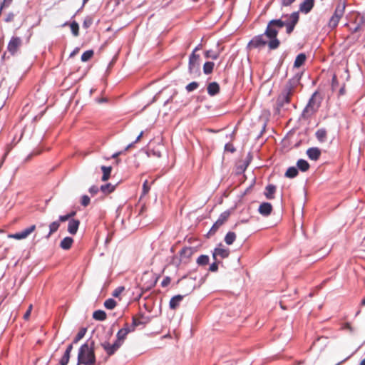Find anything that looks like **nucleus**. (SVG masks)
Wrapping results in <instances>:
<instances>
[{
  "instance_id": "obj_9",
  "label": "nucleus",
  "mask_w": 365,
  "mask_h": 365,
  "mask_svg": "<svg viewBox=\"0 0 365 365\" xmlns=\"http://www.w3.org/2000/svg\"><path fill=\"white\" fill-rule=\"evenodd\" d=\"M199 55L192 53L189 59V71L190 73H197L199 71Z\"/></svg>"
},
{
  "instance_id": "obj_39",
  "label": "nucleus",
  "mask_w": 365,
  "mask_h": 365,
  "mask_svg": "<svg viewBox=\"0 0 365 365\" xmlns=\"http://www.w3.org/2000/svg\"><path fill=\"white\" fill-rule=\"evenodd\" d=\"M70 27H71V31H72V34H73V36H78L79 26H78V23H76V21L72 22L70 25Z\"/></svg>"
},
{
  "instance_id": "obj_52",
  "label": "nucleus",
  "mask_w": 365,
  "mask_h": 365,
  "mask_svg": "<svg viewBox=\"0 0 365 365\" xmlns=\"http://www.w3.org/2000/svg\"><path fill=\"white\" fill-rule=\"evenodd\" d=\"M337 85H338V81H337L336 77V76H334L332 78V82H331L332 89L334 90Z\"/></svg>"
},
{
  "instance_id": "obj_47",
  "label": "nucleus",
  "mask_w": 365,
  "mask_h": 365,
  "mask_svg": "<svg viewBox=\"0 0 365 365\" xmlns=\"http://www.w3.org/2000/svg\"><path fill=\"white\" fill-rule=\"evenodd\" d=\"M93 23V20L91 17H86L83 23V26L84 28H88Z\"/></svg>"
},
{
  "instance_id": "obj_25",
  "label": "nucleus",
  "mask_w": 365,
  "mask_h": 365,
  "mask_svg": "<svg viewBox=\"0 0 365 365\" xmlns=\"http://www.w3.org/2000/svg\"><path fill=\"white\" fill-rule=\"evenodd\" d=\"M101 170L103 172V176H102V180L103 181H107L110 175L112 168L110 166H101Z\"/></svg>"
},
{
  "instance_id": "obj_19",
  "label": "nucleus",
  "mask_w": 365,
  "mask_h": 365,
  "mask_svg": "<svg viewBox=\"0 0 365 365\" xmlns=\"http://www.w3.org/2000/svg\"><path fill=\"white\" fill-rule=\"evenodd\" d=\"M314 6V0H304L300 5L301 11L307 14Z\"/></svg>"
},
{
  "instance_id": "obj_59",
  "label": "nucleus",
  "mask_w": 365,
  "mask_h": 365,
  "mask_svg": "<svg viewBox=\"0 0 365 365\" xmlns=\"http://www.w3.org/2000/svg\"><path fill=\"white\" fill-rule=\"evenodd\" d=\"M79 51V48H76L70 54V57H73L74 56L76 53H78Z\"/></svg>"
},
{
  "instance_id": "obj_61",
  "label": "nucleus",
  "mask_w": 365,
  "mask_h": 365,
  "mask_svg": "<svg viewBox=\"0 0 365 365\" xmlns=\"http://www.w3.org/2000/svg\"><path fill=\"white\" fill-rule=\"evenodd\" d=\"M345 93L344 86L341 87L339 90V95H344Z\"/></svg>"
},
{
  "instance_id": "obj_16",
  "label": "nucleus",
  "mask_w": 365,
  "mask_h": 365,
  "mask_svg": "<svg viewBox=\"0 0 365 365\" xmlns=\"http://www.w3.org/2000/svg\"><path fill=\"white\" fill-rule=\"evenodd\" d=\"M80 222L78 220L71 219L68 222V232L71 235H75L78 229Z\"/></svg>"
},
{
  "instance_id": "obj_24",
  "label": "nucleus",
  "mask_w": 365,
  "mask_h": 365,
  "mask_svg": "<svg viewBox=\"0 0 365 365\" xmlns=\"http://www.w3.org/2000/svg\"><path fill=\"white\" fill-rule=\"evenodd\" d=\"M306 60V55L304 53H299L296 57V59L294 63V66L295 68H299L302 65L304 64Z\"/></svg>"
},
{
  "instance_id": "obj_49",
  "label": "nucleus",
  "mask_w": 365,
  "mask_h": 365,
  "mask_svg": "<svg viewBox=\"0 0 365 365\" xmlns=\"http://www.w3.org/2000/svg\"><path fill=\"white\" fill-rule=\"evenodd\" d=\"M220 262V260L215 261L210 266V270L211 272H216L218 269V263Z\"/></svg>"
},
{
  "instance_id": "obj_35",
  "label": "nucleus",
  "mask_w": 365,
  "mask_h": 365,
  "mask_svg": "<svg viewBox=\"0 0 365 365\" xmlns=\"http://www.w3.org/2000/svg\"><path fill=\"white\" fill-rule=\"evenodd\" d=\"M205 56L206 58H210L213 60H215L219 57L220 51L217 52V51H213L212 50H209V51H205Z\"/></svg>"
},
{
  "instance_id": "obj_2",
  "label": "nucleus",
  "mask_w": 365,
  "mask_h": 365,
  "mask_svg": "<svg viewBox=\"0 0 365 365\" xmlns=\"http://www.w3.org/2000/svg\"><path fill=\"white\" fill-rule=\"evenodd\" d=\"M96 357L94 351L88 344H83L78 351V365H94Z\"/></svg>"
},
{
  "instance_id": "obj_7",
  "label": "nucleus",
  "mask_w": 365,
  "mask_h": 365,
  "mask_svg": "<svg viewBox=\"0 0 365 365\" xmlns=\"http://www.w3.org/2000/svg\"><path fill=\"white\" fill-rule=\"evenodd\" d=\"M230 255V250L227 248L224 247L222 245L216 247L212 252V257L215 261L225 259Z\"/></svg>"
},
{
  "instance_id": "obj_58",
  "label": "nucleus",
  "mask_w": 365,
  "mask_h": 365,
  "mask_svg": "<svg viewBox=\"0 0 365 365\" xmlns=\"http://www.w3.org/2000/svg\"><path fill=\"white\" fill-rule=\"evenodd\" d=\"M225 149L227 150H230L231 152H234L235 151V149L230 144H226L225 145Z\"/></svg>"
},
{
  "instance_id": "obj_15",
  "label": "nucleus",
  "mask_w": 365,
  "mask_h": 365,
  "mask_svg": "<svg viewBox=\"0 0 365 365\" xmlns=\"http://www.w3.org/2000/svg\"><path fill=\"white\" fill-rule=\"evenodd\" d=\"M272 210V206L269 202L262 203L258 209L259 212L264 216H268L269 215H270Z\"/></svg>"
},
{
  "instance_id": "obj_21",
  "label": "nucleus",
  "mask_w": 365,
  "mask_h": 365,
  "mask_svg": "<svg viewBox=\"0 0 365 365\" xmlns=\"http://www.w3.org/2000/svg\"><path fill=\"white\" fill-rule=\"evenodd\" d=\"M220 86L217 83L212 82L207 86V93L210 96H215L219 93Z\"/></svg>"
},
{
  "instance_id": "obj_5",
  "label": "nucleus",
  "mask_w": 365,
  "mask_h": 365,
  "mask_svg": "<svg viewBox=\"0 0 365 365\" xmlns=\"http://www.w3.org/2000/svg\"><path fill=\"white\" fill-rule=\"evenodd\" d=\"M269 41L264 32L263 34L255 36L249 42L247 47L249 49L259 48L265 46L267 44L269 45Z\"/></svg>"
},
{
  "instance_id": "obj_12",
  "label": "nucleus",
  "mask_w": 365,
  "mask_h": 365,
  "mask_svg": "<svg viewBox=\"0 0 365 365\" xmlns=\"http://www.w3.org/2000/svg\"><path fill=\"white\" fill-rule=\"evenodd\" d=\"M120 346L121 344L116 341L113 344H110L108 342H104L102 344V346L108 355L113 354L120 347Z\"/></svg>"
},
{
  "instance_id": "obj_56",
  "label": "nucleus",
  "mask_w": 365,
  "mask_h": 365,
  "mask_svg": "<svg viewBox=\"0 0 365 365\" xmlns=\"http://www.w3.org/2000/svg\"><path fill=\"white\" fill-rule=\"evenodd\" d=\"M72 349H73V344H71L67 346L65 353L71 355V352Z\"/></svg>"
},
{
  "instance_id": "obj_55",
  "label": "nucleus",
  "mask_w": 365,
  "mask_h": 365,
  "mask_svg": "<svg viewBox=\"0 0 365 365\" xmlns=\"http://www.w3.org/2000/svg\"><path fill=\"white\" fill-rule=\"evenodd\" d=\"M11 1L12 0H4L3 3L1 5V9H2V8L4 6H8Z\"/></svg>"
},
{
  "instance_id": "obj_23",
  "label": "nucleus",
  "mask_w": 365,
  "mask_h": 365,
  "mask_svg": "<svg viewBox=\"0 0 365 365\" xmlns=\"http://www.w3.org/2000/svg\"><path fill=\"white\" fill-rule=\"evenodd\" d=\"M276 191V187L273 185H268L265 187L264 195L267 199H273L274 193Z\"/></svg>"
},
{
  "instance_id": "obj_46",
  "label": "nucleus",
  "mask_w": 365,
  "mask_h": 365,
  "mask_svg": "<svg viewBox=\"0 0 365 365\" xmlns=\"http://www.w3.org/2000/svg\"><path fill=\"white\" fill-rule=\"evenodd\" d=\"M124 290V287H118L113 291V296L115 297H118Z\"/></svg>"
},
{
  "instance_id": "obj_18",
  "label": "nucleus",
  "mask_w": 365,
  "mask_h": 365,
  "mask_svg": "<svg viewBox=\"0 0 365 365\" xmlns=\"http://www.w3.org/2000/svg\"><path fill=\"white\" fill-rule=\"evenodd\" d=\"M183 299V296L180 294L175 295L173 297L170 301L169 306L171 309H177L180 302Z\"/></svg>"
},
{
  "instance_id": "obj_3",
  "label": "nucleus",
  "mask_w": 365,
  "mask_h": 365,
  "mask_svg": "<svg viewBox=\"0 0 365 365\" xmlns=\"http://www.w3.org/2000/svg\"><path fill=\"white\" fill-rule=\"evenodd\" d=\"M321 101L322 97L319 93L314 92L302 112L303 118H307L313 115L319 108Z\"/></svg>"
},
{
  "instance_id": "obj_48",
  "label": "nucleus",
  "mask_w": 365,
  "mask_h": 365,
  "mask_svg": "<svg viewBox=\"0 0 365 365\" xmlns=\"http://www.w3.org/2000/svg\"><path fill=\"white\" fill-rule=\"evenodd\" d=\"M90 203V197L87 195H83L81 198V204L83 206H87Z\"/></svg>"
},
{
  "instance_id": "obj_34",
  "label": "nucleus",
  "mask_w": 365,
  "mask_h": 365,
  "mask_svg": "<svg viewBox=\"0 0 365 365\" xmlns=\"http://www.w3.org/2000/svg\"><path fill=\"white\" fill-rule=\"evenodd\" d=\"M86 328H81L78 333L76 334V337L73 339V343L77 344L81 339L83 338L86 333Z\"/></svg>"
},
{
  "instance_id": "obj_11",
  "label": "nucleus",
  "mask_w": 365,
  "mask_h": 365,
  "mask_svg": "<svg viewBox=\"0 0 365 365\" xmlns=\"http://www.w3.org/2000/svg\"><path fill=\"white\" fill-rule=\"evenodd\" d=\"M298 83H299L298 79L289 80L285 85L282 93L284 94H287L289 96H291L293 93V91H294V88L297 86Z\"/></svg>"
},
{
  "instance_id": "obj_17",
  "label": "nucleus",
  "mask_w": 365,
  "mask_h": 365,
  "mask_svg": "<svg viewBox=\"0 0 365 365\" xmlns=\"http://www.w3.org/2000/svg\"><path fill=\"white\" fill-rule=\"evenodd\" d=\"M307 155L309 159L317 160L321 155V151L317 148H310L307 150Z\"/></svg>"
},
{
  "instance_id": "obj_45",
  "label": "nucleus",
  "mask_w": 365,
  "mask_h": 365,
  "mask_svg": "<svg viewBox=\"0 0 365 365\" xmlns=\"http://www.w3.org/2000/svg\"><path fill=\"white\" fill-rule=\"evenodd\" d=\"M143 131H141L140 133V134L138 135V137L136 138L135 140L131 143H130L129 145H127V147L125 148V150H128L130 148H131L133 145L136 143H138V141H140V140L141 139V138L143 137Z\"/></svg>"
},
{
  "instance_id": "obj_28",
  "label": "nucleus",
  "mask_w": 365,
  "mask_h": 365,
  "mask_svg": "<svg viewBox=\"0 0 365 365\" xmlns=\"http://www.w3.org/2000/svg\"><path fill=\"white\" fill-rule=\"evenodd\" d=\"M115 188V185H112L110 183H107L106 185H103L101 186V190L104 194H109V193L112 192L113 191H114Z\"/></svg>"
},
{
  "instance_id": "obj_64",
  "label": "nucleus",
  "mask_w": 365,
  "mask_h": 365,
  "mask_svg": "<svg viewBox=\"0 0 365 365\" xmlns=\"http://www.w3.org/2000/svg\"><path fill=\"white\" fill-rule=\"evenodd\" d=\"M200 49V44L198 45L197 47H195V48L194 49V51H192V53H195V52L198 50Z\"/></svg>"
},
{
  "instance_id": "obj_63",
  "label": "nucleus",
  "mask_w": 365,
  "mask_h": 365,
  "mask_svg": "<svg viewBox=\"0 0 365 365\" xmlns=\"http://www.w3.org/2000/svg\"><path fill=\"white\" fill-rule=\"evenodd\" d=\"M359 26H357L354 29H353L352 32L353 33H356V32H357L359 31Z\"/></svg>"
},
{
  "instance_id": "obj_13",
  "label": "nucleus",
  "mask_w": 365,
  "mask_h": 365,
  "mask_svg": "<svg viewBox=\"0 0 365 365\" xmlns=\"http://www.w3.org/2000/svg\"><path fill=\"white\" fill-rule=\"evenodd\" d=\"M130 332H132V329H130L128 325L125 324V327L120 329L118 331V333L116 334V337H117L116 341L122 345L125 339L126 338V336Z\"/></svg>"
},
{
  "instance_id": "obj_33",
  "label": "nucleus",
  "mask_w": 365,
  "mask_h": 365,
  "mask_svg": "<svg viewBox=\"0 0 365 365\" xmlns=\"http://www.w3.org/2000/svg\"><path fill=\"white\" fill-rule=\"evenodd\" d=\"M327 132L324 129L318 130L316 133V137L320 142H324L326 140Z\"/></svg>"
},
{
  "instance_id": "obj_29",
  "label": "nucleus",
  "mask_w": 365,
  "mask_h": 365,
  "mask_svg": "<svg viewBox=\"0 0 365 365\" xmlns=\"http://www.w3.org/2000/svg\"><path fill=\"white\" fill-rule=\"evenodd\" d=\"M60 226L59 221H54L49 225V232L46 236V238H49V237L55 232H56Z\"/></svg>"
},
{
  "instance_id": "obj_30",
  "label": "nucleus",
  "mask_w": 365,
  "mask_h": 365,
  "mask_svg": "<svg viewBox=\"0 0 365 365\" xmlns=\"http://www.w3.org/2000/svg\"><path fill=\"white\" fill-rule=\"evenodd\" d=\"M236 239V235L233 232H229L225 237V242L227 245H232Z\"/></svg>"
},
{
  "instance_id": "obj_26",
  "label": "nucleus",
  "mask_w": 365,
  "mask_h": 365,
  "mask_svg": "<svg viewBox=\"0 0 365 365\" xmlns=\"http://www.w3.org/2000/svg\"><path fill=\"white\" fill-rule=\"evenodd\" d=\"M297 166L298 169H299L302 172L307 171L309 168V165L307 163V161L303 159H300L297 161Z\"/></svg>"
},
{
  "instance_id": "obj_32",
  "label": "nucleus",
  "mask_w": 365,
  "mask_h": 365,
  "mask_svg": "<svg viewBox=\"0 0 365 365\" xmlns=\"http://www.w3.org/2000/svg\"><path fill=\"white\" fill-rule=\"evenodd\" d=\"M214 63L211 61H207L205 63L203 66V72L205 74H210L212 72L213 68H214Z\"/></svg>"
},
{
  "instance_id": "obj_38",
  "label": "nucleus",
  "mask_w": 365,
  "mask_h": 365,
  "mask_svg": "<svg viewBox=\"0 0 365 365\" xmlns=\"http://www.w3.org/2000/svg\"><path fill=\"white\" fill-rule=\"evenodd\" d=\"M208 262L209 257L207 255H200L197 259V263L200 265H205Z\"/></svg>"
},
{
  "instance_id": "obj_44",
  "label": "nucleus",
  "mask_w": 365,
  "mask_h": 365,
  "mask_svg": "<svg viewBox=\"0 0 365 365\" xmlns=\"http://www.w3.org/2000/svg\"><path fill=\"white\" fill-rule=\"evenodd\" d=\"M70 359V354L64 353L59 363L61 365H67Z\"/></svg>"
},
{
  "instance_id": "obj_36",
  "label": "nucleus",
  "mask_w": 365,
  "mask_h": 365,
  "mask_svg": "<svg viewBox=\"0 0 365 365\" xmlns=\"http://www.w3.org/2000/svg\"><path fill=\"white\" fill-rule=\"evenodd\" d=\"M104 306L108 309H113L116 306V302L110 298L105 301Z\"/></svg>"
},
{
  "instance_id": "obj_62",
  "label": "nucleus",
  "mask_w": 365,
  "mask_h": 365,
  "mask_svg": "<svg viewBox=\"0 0 365 365\" xmlns=\"http://www.w3.org/2000/svg\"><path fill=\"white\" fill-rule=\"evenodd\" d=\"M121 153L120 152H118V153H114L113 155H112V158H117Z\"/></svg>"
},
{
  "instance_id": "obj_51",
  "label": "nucleus",
  "mask_w": 365,
  "mask_h": 365,
  "mask_svg": "<svg viewBox=\"0 0 365 365\" xmlns=\"http://www.w3.org/2000/svg\"><path fill=\"white\" fill-rule=\"evenodd\" d=\"M89 192L90 193H91L92 195H95L98 192V187L97 186H91L89 189Z\"/></svg>"
},
{
  "instance_id": "obj_20",
  "label": "nucleus",
  "mask_w": 365,
  "mask_h": 365,
  "mask_svg": "<svg viewBox=\"0 0 365 365\" xmlns=\"http://www.w3.org/2000/svg\"><path fill=\"white\" fill-rule=\"evenodd\" d=\"M73 243V240L71 237H64L60 242V247L63 250H69Z\"/></svg>"
},
{
  "instance_id": "obj_31",
  "label": "nucleus",
  "mask_w": 365,
  "mask_h": 365,
  "mask_svg": "<svg viewBox=\"0 0 365 365\" xmlns=\"http://www.w3.org/2000/svg\"><path fill=\"white\" fill-rule=\"evenodd\" d=\"M298 174V170L295 167H290L287 169L285 173V176L289 178H293L296 177Z\"/></svg>"
},
{
  "instance_id": "obj_10",
  "label": "nucleus",
  "mask_w": 365,
  "mask_h": 365,
  "mask_svg": "<svg viewBox=\"0 0 365 365\" xmlns=\"http://www.w3.org/2000/svg\"><path fill=\"white\" fill-rule=\"evenodd\" d=\"M299 19V16L297 13H293L289 18L288 21H283V23L285 24L284 26H286V30L287 34H291L294 30V28L297 23Z\"/></svg>"
},
{
  "instance_id": "obj_50",
  "label": "nucleus",
  "mask_w": 365,
  "mask_h": 365,
  "mask_svg": "<svg viewBox=\"0 0 365 365\" xmlns=\"http://www.w3.org/2000/svg\"><path fill=\"white\" fill-rule=\"evenodd\" d=\"M148 181L146 180L143 185V195H146L150 190V187L148 185Z\"/></svg>"
},
{
  "instance_id": "obj_57",
  "label": "nucleus",
  "mask_w": 365,
  "mask_h": 365,
  "mask_svg": "<svg viewBox=\"0 0 365 365\" xmlns=\"http://www.w3.org/2000/svg\"><path fill=\"white\" fill-rule=\"evenodd\" d=\"M30 314H31L30 310H27L26 312L24 315V319L25 320H28L29 319Z\"/></svg>"
},
{
  "instance_id": "obj_1",
  "label": "nucleus",
  "mask_w": 365,
  "mask_h": 365,
  "mask_svg": "<svg viewBox=\"0 0 365 365\" xmlns=\"http://www.w3.org/2000/svg\"><path fill=\"white\" fill-rule=\"evenodd\" d=\"M283 20L274 19L270 21L265 30V35L269 38V48L275 49L279 45V41L277 38L279 31L284 26Z\"/></svg>"
},
{
  "instance_id": "obj_37",
  "label": "nucleus",
  "mask_w": 365,
  "mask_h": 365,
  "mask_svg": "<svg viewBox=\"0 0 365 365\" xmlns=\"http://www.w3.org/2000/svg\"><path fill=\"white\" fill-rule=\"evenodd\" d=\"M93 55L92 50H88L81 55V61L86 62L88 61Z\"/></svg>"
},
{
  "instance_id": "obj_41",
  "label": "nucleus",
  "mask_w": 365,
  "mask_h": 365,
  "mask_svg": "<svg viewBox=\"0 0 365 365\" xmlns=\"http://www.w3.org/2000/svg\"><path fill=\"white\" fill-rule=\"evenodd\" d=\"M76 215V212H71L69 214L65 215H61L59 217V222H66L67 220H70L71 218Z\"/></svg>"
},
{
  "instance_id": "obj_4",
  "label": "nucleus",
  "mask_w": 365,
  "mask_h": 365,
  "mask_svg": "<svg viewBox=\"0 0 365 365\" xmlns=\"http://www.w3.org/2000/svg\"><path fill=\"white\" fill-rule=\"evenodd\" d=\"M346 2L344 0H340L337 4L335 11L330 18L328 26L331 29H334L338 25L340 19L343 17L346 8Z\"/></svg>"
},
{
  "instance_id": "obj_43",
  "label": "nucleus",
  "mask_w": 365,
  "mask_h": 365,
  "mask_svg": "<svg viewBox=\"0 0 365 365\" xmlns=\"http://www.w3.org/2000/svg\"><path fill=\"white\" fill-rule=\"evenodd\" d=\"M140 324L141 322L139 319H136L135 317H133L132 324L130 326L128 325V327L130 329H132V331H133L135 327L140 325Z\"/></svg>"
},
{
  "instance_id": "obj_60",
  "label": "nucleus",
  "mask_w": 365,
  "mask_h": 365,
  "mask_svg": "<svg viewBox=\"0 0 365 365\" xmlns=\"http://www.w3.org/2000/svg\"><path fill=\"white\" fill-rule=\"evenodd\" d=\"M14 19V14H9L6 19V21H12Z\"/></svg>"
},
{
  "instance_id": "obj_40",
  "label": "nucleus",
  "mask_w": 365,
  "mask_h": 365,
  "mask_svg": "<svg viewBox=\"0 0 365 365\" xmlns=\"http://www.w3.org/2000/svg\"><path fill=\"white\" fill-rule=\"evenodd\" d=\"M148 157L151 156V155H153V156H155L157 158H160L161 157V151L159 148L158 149H153L151 150H149L146 153Z\"/></svg>"
},
{
  "instance_id": "obj_8",
  "label": "nucleus",
  "mask_w": 365,
  "mask_h": 365,
  "mask_svg": "<svg viewBox=\"0 0 365 365\" xmlns=\"http://www.w3.org/2000/svg\"><path fill=\"white\" fill-rule=\"evenodd\" d=\"M230 212L227 210L221 213L217 221L211 227L209 233H215L218 230V228L227 220L228 217H230Z\"/></svg>"
},
{
  "instance_id": "obj_53",
  "label": "nucleus",
  "mask_w": 365,
  "mask_h": 365,
  "mask_svg": "<svg viewBox=\"0 0 365 365\" xmlns=\"http://www.w3.org/2000/svg\"><path fill=\"white\" fill-rule=\"evenodd\" d=\"M170 282V277H165L161 282V285L163 287H166L167 285H168Z\"/></svg>"
},
{
  "instance_id": "obj_42",
  "label": "nucleus",
  "mask_w": 365,
  "mask_h": 365,
  "mask_svg": "<svg viewBox=\"0 0 365 365\" xmlns=\"http://www.w3.org/2000/svg\"><path fill=\"white\" fill-rule=\"evenodd\" d=\"M199 84L197 82H191L186 86V90L187 92L193 91L194 90L197 88Z\"/></svg>"
},
{
  "instance_id": "obj_14",
  "label": "nucleus",
  "mask_w": 365,
  "mask_h": 365,
  "mask_svg": "<svg viewBox=\"0 0 365 365\" xmlns=\"http://www.w3.org/2000/svg\"><path fill=\"white\" fill-rule=\"evenodd\" d=\"M21 41L19 37H12L8 44V51L14 54L16 52L18 48L21 45Z\"/></svg>"
},
{
  "instance_id": "obj_22",
  "label": "nucleus",
  "mask_w": 365,
  "mask_h": 365,
  "mask_svg": "<svg viewBox=\"0 0 365 365\" xmlns=\"http://www.w3.org/2000/svg\"><path fill=\"white\" fill-rule=\"evenodd\" d=\"M290 101V96L287 94L281 93L277 98V106L279 107H283L285 104L289 103Z\"/></svg>"
},
{
  "instance_id": "obj_27",
  "label": "nucleus",
  "mask_w": 365,
  "mask_h": 365,
  "mask_svg": "<svg viewBox=\"0 0 365 365\" xmlns=\"http://www.w3.org/2000/svg\"><path fill=\"white\" fill-rule=\"evenodd\" d=\"M93 317L96 320L103 321L106 319V314L103 310H97L93 312Z\"/></svg>"
},
{
  "instance_id": "obj_54",
  "label": "nucleus",
  "mask_w": 365,
  "mask_h": 365,
  "mask_svg": "<svg viewBox=\"0 0 365 365\" xmlns=\"http://www.w3.org/2000/svg\"><path fill=\"white\" fill-rule=\"evenodd\" d=\"M295 0H282L283 6H287L292 4Z\"/></svg>"
},
{
  "instance_id": "obj_6",
  "label": "nucleus",
  "mask_w": 365,
  "mask_h": 365,
  "mask_svg": "<svg viewBox=\"0 0 365 365\" xmlns=\"http://www.w3.org/2000/svg\"><path fill=\"white\" fill-rule=\"evenodd\" d=\"M35 230L36 225H33L19 232L9 235L8 237L18 240H24L27 238Z\"/></svg>"
}]
</instances>
